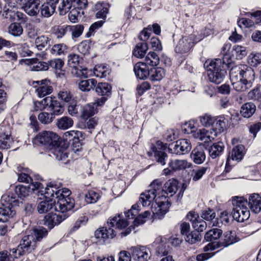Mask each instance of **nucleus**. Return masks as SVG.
I'll list each match as a JSON object with an SVG mask.
<instances>
[{
    "instance_id": "obj_30",
    "label": "nucleus",
    "mask_w": 261,
    "mask_h": 261,
    "mask_svg": "<svg viewBox=\"0 0 261 261\" xmlns=\"http://www.w3.org/2000/svg\"><path fill=\"white\" fill-rule=\"evenodd\" d=\"M226 120L223 116L215 117V121L212 126L213 132L212 133H216V137L218 134L224 132L226 127Z\"/></svg>"
},
{
    "instance_id": "obj_54",
    "label": "nucleus",
    "mask_w": 261,
    "mask_h": 261,
    "mask_svg": "<svg viewBox=\"0 0 261 261\" xmlns=\"http://www.w3.org/2000/svg\"><path fill=\"white\" fill-rule=\"evenodd\" d=\"M49 43V40L47 36L42 35L38 37L35 41L36 47L38 50H42L46 47Z\"/></svg>"
},
{
    "instance_id": "obj_37",
    "label": "nucleus",
    "mask_w": 261,
    "mask_h": 261,
    "mask_svg": "<svg viewBox=\"0 0 261 261\" xmlns=\"http://www.w3.org/2000/svg\"><path fill=\"white\" fill-rule=\"evenodd\" d=\"M56 8V5L46 2L40 7V14L44 17L48 18L54 13Z\"/></svg>"
},
{
    "instance_id": "obj_16",
    "label": "nucleus",
    "mask_w": 261,
    "mask_h": 261,
    "mask_svg": "<svg viewBox=\"0 0 261 261\" xmlns=\"http://www.w3.org/2000/svg\"><path fill=\"white\" fill-rule=\"evenodd\" d=\"M61 187L60 183H56L55 181L50 182L44 190L38 191L41 195H43L45 200H52L54 198L58 199L59 197L60 190L59 188Z\"/></svg>"
},
{
    "instance_id": "obj_24",
    "label": "nucleus",
    "mask_w": 261,
    "mask_h": 261,
    "mask_svg": "<svg viewBox=\"0 0 261 261\" xmlns=\"http://www.w3.org/2000/svg\"><path fill=\"white\" fill-rule=\"evenodd\" d=\"M40 0H29L22 8L27 14L31 16H34L40 12Z\"/></svg>"
},
{
    "instance_id": "obj_56",
    "label": "nucleus",
    "mask_w": 261,
    "mask_h": 261,
    "mask_svg": "<svg viewBox=\"0 0 261 261\" xmlns=\"http://www.w3.org/2000/svg\"><path fill=\"white\" fill-rule=\"evenodd\" d=\"M215 117L208 114H205L199 117V121L201 124L205 127L212 126L215 121Z\"/></svg>"
},
{
    "instance_id": "obj_8",
    "label": "nucleus",
    "mask_w": 261,
    "mask_h": 261,
    "mask_svg": "<svg viewBox=\"0 0 261 261\" xmlns=\"http://www.w3.org/2000/svg\"><path fill=\"white\" fill-rule=\"evenodd\" d=\"M59 140L60 137L56 133L44 130L36 135L34 139V142L38 145L46 146L49 149L54 144H57Z\"/></svg>"
},
{
    "instance_id": "obj_43",
    "label": "nucleus",
    "mask_w": 261,
    "mask_h": 261,
    "mask_svg": "<svg viewBox=\"0 0 261 261\" xmlns=\"http://www.w3.org/2000/svg\"><path fill=\"white\" fill-rule=\"evenodd\" d=\"M147 49L148 45L146 42L138 43L134 49L133 54L138 58H142L146 54Z\"/></svg>"
},
{
    "instance_id": "obj_28",
    "label": "nucleus",
    "mask_w": 261,
    "mask_h": 261,
    "mask_svg": "<svg viewBox=\"0 0 261 261\" xmlns=\"http://www.w3.org/2000/svg\"><path fill=\"white\" fill-rule=\"evenodd\" d=\"M151 151H148L147 154L149 156H150L154 154V156L156 161L162 165H165L166 164V161L168 158L167 153L164 151H162L161 148H157L154 145H152Z\"/></svg>"
},
{
    "instance_id": "obj_11",
    "label": "nucleus",
    "mask_w": 261,
    "mask_h": 261,
    "mask_svg": "<svg viewBox=\"0 0 261 261\" xmlns=\"http://www.w3.org/2000/svg\"><path fill=\"white\" fill-rule=\"evenodd\" d=\"M114 217H110L105 227L97 229L95 232V236L99 241L105 242L109 239L114 238Z\"/></svg>"
},
{
    "instance_id": "obj_13",
    "label": "nucleus",
    "mask_w": 261,
    "mask_h": 261,
    "mask_svg": "<svg viewBox=\"0 0 261 261\" xmlns=\"http://www.w3.org/2000/svg\"><path fill=\"white\" fill-rule=\"evenodd\" d=\"M198 41H199V40L196 38L194 34L184 36L178 41L175 47V51L177 53H186Z\"/></svg>"
},
{
    "instance_id": "obj_57",
    "label": "nucleus",
    "mask_w": 261,
    "mask_h": 261,
    "mask_svg": "<svg viewBox=\"0 0 261 261\" xmlns=\"http://www.w3.org/2000/svg\"><path fill=\"white\" fill-rule=\"evenodd\" d=\"M207 169V167H200L197 169L193 170L192 174V180L194 181H197L200 179L206 173Z\"/></svg>"
},
{
    "instance_id": "obj_45",
    "label": "nucleus",
    "mask_w": 261,
    "mask_h": 261,
    "mask_svg": "<svg viewBox=\"0 0 261 261\" xmlns=\"http://www.w3.org/2000/svg\"><path fill=\"white\" fill-rule=\"evenodd\" d=\"M164 69L161 67L154 68L149 70L150 79L152 81H160L165 75Z\"/></svg>"
},
{
    "instance_id": "obj_44",
    "label": "nucleus",
    "mask_w": 261,
    "mask_h": 261,
    "mask_svg": "<svg viewBox=\"0 0 261 261\" xmlns=\"http://www.w3.org/2000/svg\"><path fill=\"white\" fill-rule=\"evenodd\" d=\"M73 121L72 118L67 116H64L58 119L56 125L60 129H67L72 126Z\"/></svg>"
},
{
    "instance_id": "obj_7",
    "label": "nucleus",
    "mask_w": 261,
    "mask_h": 261,
    "mask_svg": "<svg viewBox=\"0 0 261 261\" xmlns=\"http://www.w3.org/2000/svg\"><path fill=\"white\" fill-rule=\"evenodd\" d=\"M238 241L239 238H237L234 231H227L223 234L220 241L208 243L203 248V250L207 252L220 248H226L238 242Z\"/></svg>"
},
{
    "instance_id": "obj_41",
    "label": "nucleus",
    "mask_w": 261,
    "mask_h": 261,
    "mask_svg": "<svg viewBox=\"0 0 261 261\" xmlns=\"http://www.w3.org/2000/svg\"><path fill=\"white\" fill-rule=\"evenodd\" d=\"M110 71L108 66L102 64L95 65L93 69L94 75L100 78L106 77L110 74Z\"/></svg>"
},
{
    "instance_id": "obj_63",
    "label": "nucleus",
    "mask_w": 261,
    "mask_h": 261,
    "mask_svg": "<svg viewBox=\"0 0 261 261\" xmlns=\"http://www.w3.org/2000/svg\"><path fill=\"white\" fill-rule=\"evenodd\" d=\"M99 194L94 191H90L85 195V200L89 203H94L99 199Z\"/></svg>"
},
{
    "instance_id": "obj_29",
    "label": "nucleus",
    "mask_w": 261,
    "mask_h": 261,
    "mask_svg": "<svg viewBox=\"0 0 261 261\" xmlns=\"http://www.w3.org/2000/svg\"><path fill=\"white\" fill-rule=\"evenodd\" d=\"M248 203L253 213H259L261 211V196L256 193L251 194L249 197Z\"/></svg>"
},
{
    "instance_id": "obj_39",
    "label": "nucleus",
    "mask_w": 261,
    "mask_h": 261,
    "mask_svg": "<svg viewBox=\"0 0 261 261\" xmlns=\"http://www.w3.org/2000/svg\"><path fill=\"white\" fill-rule=\"evenodd\" d=\"M96 92L100 95L109 96L112 93V86L107 83H99L94 87Z\"/></svg>"
},
{
    "instance_id": "obj_6",
    "label": "nucleus",
    "mask_w": 261,
    "mask_h": 261,
    "mask_svg": "<svg viewBox=\"0 0 261 261\" xmlns=\"http://www.w3.org/2000/svg\"><path fill=\"white\" fill-rule=\"evenodd\" d=\"M221 59H216L215 61H206L207 74L209 80L216 84H219L224 79L226 71L222 69Z\"/></svg>"
},
{
    "instance_id": "obj_26",
    "label": "nucleus",
    "mask_w": 261,
    "mask_h": 261,
    "mask_svg": "<svg viewBox=\"0 0 261 261\" xmlns=\"http://www.w3.org/2000/svg\"><path fill=\"white\" fill-rule=\"evenodd\" d=\"M193 137L204 143H208L213 140L216 137V133H212L205 128L196 129L193 132Z\"/></svg>"
},
{
    "instance_id": "obj_20",
    "label": "nucleus",
    "mask_w": 261,
    "mask_h": 261,
    "mask_svg": "<svg viewBox=\"0 0 261 261\" xmlns=\"http://www.w3.org/2000/svg\"><path fill=\"white\" fill-rule=\"evenodd\" d=\"M13 142V139L10 135L9 126H0V149H7L9 148Z\"/></svg>"
},
{
    "instance_id": "obj_51",
    "label": "nucleus",
    "mask_w": 261,
    "mask_h": 261,
    "mask_svg": "<svg viewBox=\"0 0 261 261\" xmlns=\"http://www.w3.org/2000/svg\"><path fill=\"white\" fill-rule=\"evenodd\" d=\"M23 28L19 23H11L8 28L9 33L14 37H19L23 33Z\"/></svg>"
},
{
    "instance_id": "obj_18",
    "label": "nucleus",
    "mask_w": 261,
    "mask_h": 261,
    "mask_svg": "<svg viewBox=\"0 0 261 261\" xmlns=\"http://www.w3.org/2000/svg\"><path fill=\"white\" fill-rule=\"evenodd\" d=\"M42 184L38 181L32 182L28 186L19 185L16 186L15 192L18 197L23 198L29 195L31 192L39 189Z\"/></svg>"
},
{
    "instance_id": "obj_52",
    "label": "nucleus",
    "mask_w": 261,
    "mask_h": 261,
    "mask_svg": "<svg viewBox=\"0 0 261 261\" xmlns=\"http://www.w3.org/2000/svg\"><path fill=\"white\" fill-rule=\"evenodd\" d=\"M67 47L63 43L56 44L53 46L50 49V53L53 56H60L66 52Z\"/></svg>"
},
{
    "instance_id": "obj_15",
    "label": "nucleus",
    "mask_w": 261,
    "mask_h": 261,
    "mask_svg": "<svg viewBox=\"0 0 261 261\" xmlns=\"http://www.w3.org/2000/svg\"><path fill=\"white\" fill-rule=\"evenodd\" d=\"M3 16L11 20H17L21 23H25L28 18L23 13L18 11L17 7L5 6Z\"/></svg>"
},
{
    "instance_id": "obj_22",
    "label": "nucleus",
    "mask_w": 261,
    "mask_h": 261,
    "mask_svg": "<svg viewBox=\"0 0 261 261\" xmlns=\"http://www.w3.org/2000/svg\"><path fill=\"white\" fill-rule=\"evenodd\" d=\"M21 62H23L25 64L29 65L31 70L33 71L47 70L49 67L48 63L39 61L36 58L21 60Z\"/></svg>"
},
{
    "instance_id": "obj_1",
    "label": "nucleus",
    "mask_w": 261,
    "mask_h": 261,
    "mask_svg": "<svg viewBox=\"0 0 261 261\" xmlns=\"http://www.w3.org/2000/svg\"><path fill=\"white\" fill-rule=\"evenodd\" d=\"M178 182L174 179H170L165 184L163 188L162 183L156 179L152 181L149 189L142 193L139 202L144 207L149 206L152 203L151 211L153 218L162 219L167 213L170 204L163 194L174 195L177 190Z\"/></svg>"
},
{
    "instance_id": "obj_64",
    "label": "nucleus",
    "mask_w": 261,
    "mask_h": 261,
    "mask_svg": "<svg viewBox=\"0 0 261 261\" xmlns=\"http://www.w3.org/2000/svg\"><path fill=\"white\" fill-rule=\"evenodd\" d=\"M201 217L206 221H211L215 218L216 213L213 210L207 208L202 211Z\"/></svg>"
},
{
    "instance_id": "obj_4",
    "label": "nucleus",
    "mask_w": 261,
    "mask_h": 261,
    "mask_svg": "<svg viewBox=\"0 0 261 261\" xmlns=\"http://www.w3.org/2000/svg\"><path fill=\"white\" fill-rule=\"evenodd\" d=\"M233 218L238 222H242L250 217L248 201L244 197L234 196L231 199Z\"/></svg>"
},
{
    "instance_id": "obj_50",
    "label": "nucleus",
    "mask_w": 261,
    "mask_h": 261,
    "mask_svg": "<svg viewBox=\"0 0 261 261\" xmlns=\"http://www.w3.org/2000/svg\"><path fill=\"white\" fill-rule=\"evenodd\" d=\"M84 29L82 24L68 25V34H71L72 38H78L82 34Z\"/></svg>"
},
{
    "instance_id": "obj_61",
    "label": "nucleus",
    "mask_w": 261,
    "mask_h": 261,
    "mask_svg": "<svg viewBox=\"0 0 261 261\" xmlns=\"http://www.w3.org/2000/svg\"><path fill=\"white\" fill-rule=\"evenodd\" d=\"M248 96L251 99L261 103V90L259 87L250 91L248 93Z\"/></svg>"
},
{
    "instance_id": "obj_9",
    "label": "nucleus",
    "mask_w": 261,
    "mask_h": 261,
    "mask_svg": "<svg viewBox=\"0 0 261 261\" xmlns=\"http://www.w3.org/2000/svg\"><path fill=\"white\" fill-rule=\"evenodd\" d=\"M60 190L59 197L55 205L56 210L59 211H69L73 208L74 205V199L69 197L71 191L67 188H63Z\"/></svg>"
},
{
    "instance_id": "obj_3",
    "label": "nucleus",
    "mask_w": 261,
    "mask_h": 261,
    "mask_svg": "<svg viewBox=\"0 0 261 261\" xmlns=\"http://www.w3.org/2000/svg\"><path fill=\"white\" fill-rule=\"evenodd\" d=\"M34 106L35 111H42L47 109L50 111L49 113L43 112L38 115L39 120L44 124L51 123L55 118V115L62 114L64 111L60 102L55 97L52 96L46 97L40 101L34 102Z\"/></svg>"
},
{
    "instance_id": "obj_23",
    "label": "nucleus",
    "mask_w": 261,
    "mask_h": 261,
    "mask_svg": "<svg viewBox=\"0 0 261 261\" xmlns=\"http://www.w3.org/2000/svg\"><path fill=\"white\" fill-rule=\"evenodd\" d=\"M110 7V5L108 3L105 2L96 3L94 6V10L97 11L95 14L96 18L105 20L109 12Z\"/></svg>"
},
{
    "instance_id": "obj_46",
    "label": "nucleus",
    "mask_w": 261,
    "mask_h": 261,
    "mask_svg": "<svg viewBox=\"0 0 261 261\" xmlns=\"http://www.w3.org/2000/svg\"><path fill=\"white\" fill-rule=\"evenodd\" d=\"M58 98L62 102L69 103L75 99L73 94L68 89H63L59 91L58 93Z\"/></svg>"
},
{
    "instance_id": "obj_53",
    "label": "nucleus",
    "mask_w": 261,
    "mask_h": 261,
    "mask_svg": "<svg viewBox=\"0 0 261 261\" xmlns=\"http://www.w3.org/2000/svg\"><path fill=\"white\" fill-rule=\"evenodd\" d=\"M201 236L199 232L196 230L188 233L185 237V240L191 244H195L201 240Z\"/></svg>"
},
{
    "instance_id": "obj_14",
    "label": "nucleus",
    "mask_w": 261,
    "mask_h": 261,
    "mask_svg": "<svg viewBox=\"0 0 261 261\" xmlns=\"http://www.w3.org/2000/svg\"><path fill=\"white\" fill-rule=\"evenodd\" d=\"M55 211L59 212V214H53L52 212L48 214L44 217V224L47 226L49 229H52L55 225H59L61 222L65 220L69 215L67 213V211H59V209Z\"/></svg>"
},
{
    "instance_id": "obj_59",
    "label": "nucleus",
    "mask_w": 261,
    "mask_h": 261,
    "mask_svg": "<svg viewBox=\"0 0 261 261\" xmlns=\"http://www.w3.org/2000/svg\"><path fill=\"white\" fill-rule=\"evenodd\" d=\"M73 8L74 9L80 11L82 14H84L83 10L85 9L88 6L87 0H73Z\"/></svg>"
},
{
    "instance_id": "obj_62",
    "label": "nucleus",
    "mask_w": 261,
    "mask_h": 261,
    "mask_svg": "<svg viewBox=\"0 0 261 261\" xmlns=\"http://www.w3.org/2000/svg\"><path fill=\"white\" fill-rule=\"evenodd\" d=\"M54 34L58 38L68 34V25L58 26L54 29Z\"/></svg>"
},
{
    "instance_id": "obj_42",
    "label": "nucleus",
    "mask_w": 261,
    "mask_h": 261,
    "mask_svg": "<svg viewBox=\"0 0 261 261\" xmlns=\"http://www.w3.org/2000/svg\"><path fill=\"white\" fill-rule=\"evenodd\" d=\"M97 84V81L94 79L81 81L78 84L79 88L84 92H89L93 89Z\"/></svg>"
},
{
    "instance_id": "obj_55",
    "label": "nucleus",
    "mask_w": 261,
    "mask_h": 261,
    "mask_svg": "<svg viewBox=\"0 0 261 261\" xmlns=\"http://www.w3.org/2000/svg\"><path fill=\"white\" fill-rule=\"evenodd\" d=\"M248 63L253 67H256L261 64V54L252 53L248 56Z\"/></svg>"
},
{
    "instance_id": "obj_2",
    "label": "nucleus",
    "mask_w": 261,
    "mask_h": 261,
    "mask_svg": "<svg viewBox=\"0 0 261 261\" xmlns=\"http://www.w3.org/2000/svg\"><path fill=\"white\" fill-rule=\"evenodd\" d=\"M47 234L45 228L39 227L30 231L29 233L24 236L16 248L10 250L9 256L13 261L23 255L27 252H31L35 248L37 243L40 241Z\"/></svg>"
},
{
    "instance_id": "obj_40",
    "label": "nucleus",
    "mask_w": 261,
    "mask_h": 261,
    "mask_svg": "<svg viewBox=\"0 0 261 261\" xmlns=\"http://www.w3.org/2000/svg\"><path fill=\"white\" fill-rule=\"evenodd\" d=\"M256 106L252 102H247L244 104L241 109V114L245 118H249L255 113Z\"/></svg>"
},
{
    "instance_id": "obj_5",
    "label": "nucleus",
    "mask_w": 261,
    "mask_h": 261,
    "mask_svg": "<svg viewBox=\"0 0 261 261\" xmlns=\"http://www.w3.org/2000/svg\"><path fill=\"white\" fill-rule=\"evenodd\" d=\"M0 207V222H6L15 215L13 207L18 205V200L12 195L6 194L2 196Z\"/></svg>"
},
{
    "instance_id": "obj_47",
    "label": "nucleus",
    "mask_w": 261,
    "mask_h": 261,
    "mask_svg": "<svg viewBox=\"0 0 261 261\" xmlns=\"http://www.w3.org/2000/svg\"><path fill=\"white\" fill-rule=\"evenodd\" d=\"M222 233V231L221 229L213 228L206 232L204 236V239L206 241L212 242L219 239Z\"/></svg>"
},
{
    "instance_id": "obj_21",
    "label": "nucleus",
    "mask_w": 261,
    "mask_h": 261,
    "mask_svg": "<svg viewBox=\"0 0 261 261\" xmlns=\"http://www.w3.org/2000/svg\"><path fill=\"white\" fill-rule=\"evenodd\" d=\"M230 80L233 88L237 91L243 92L246 91L251 87L246 82L243 81L238 72L235 73L231 70L229 71Z\"/></svg>"
},
{
    "instance_id": "obj_32",
    "label": "nucleus",
    "mask_w": 261,
    "mask_h": 261,
    "mask_svg": "<svg viewBox=\"0 0 261 261\" xmlns=\"http://www.w3.org/2000/svg\"><path fill=\"white\" fill-rule=\"evenodd\" d=\"M134 71L136 76L140 79H145L149 74V70L146 69V66L143 62H138L134 66Z\"/></svg>"
},
{
    "instance_id": "obj_34",
    "label": "nucleus",
    "mask_w": 261,
    "mask_h": 261,
    "mask_svg": "<svg viewBox=\"0 0 261 261\" xmlns=\"http://www.w3.org/2000/svg\"><path fill=\"white\" fill-rule=\"evenodd\" d=\"M129 251L133 259L138 258V257H142L145 255V254H150V251L148 248L142 246L132 247L129 249Z\"/></svg>"
},
{
    "instance_id": "obj_48",
    "label": "nucleus",
    "mask_w": 261,
    "mask_h": 261,
    "mask_svg": "<svg viewBox=\"0 0 261 261\" xmlns=\"http://www.w3.org/2000/svg\"><path fill=\"white\" fill-rule=\"evenodd\" d=\"M160 62L159 57L154 52H149L145 58V62H143L145 66H156Z\"/></svg>"
},
{
    "instance_id": "obj_17",
    "label": "nucleus",
    "mask_w": 261,
    "mask_h": 261,
    "mask_svg": "<svg viewBox=\"0 0 261 261\" xmlns=\"http://www.w3.org/2000/svg\"><path fill=\"white\" fill-rule=\"evenodd\" d=\"M33 86L35 88V93L40 97H43L51 94L53 88L50 84V82L47 80H43L33 82Z\"/></svg>"
},
{
    "instance_id": "obj_25",
    "label": "nucleus",
    "mask_w": 261,
    "mask_h": 261,
    "mask_svg": "<svg viewBox=\"0 0 261 261\" xmlns=\"http://www.w3.org/2000/svg\"><path fill=\"white\" fill-rule=\"evenodd\" d=\"M168 165L173 172L179 171L190 168L193 166L192 163L188 162L186 160H171Z\"/></svg>"
},
{
    "instance_id": "obj_38",
    "label": "nucleus",
    "mask_w": 261,
    "mask_h": 261,
    "mask_svg": "<svg viewBox=\"0 0 261 261\" xmlns=\"http://www.w3.org/2000/svg\"><path fill=\"white\" fill-rule=\"evenodd\" d=\"M97 109L91 103L87 104L82 107L81 117L83 119H87L97 113Z\"/></svg>"
},
{
    "instance_id": "obj_58",
    "label": "nucleus",
    "mask_w": 261,
    "mask_h": 261,
    "mask_svg": "<svg viewBox=\"0 0 261 261\" xmlns=\"http://www.w3.org/2000/svg\"><path fill=\"white\" fill-rule=\"evenodd\" d=\"M87 70L86 68H82L81 67L77 66L75 67H72L71 72L72 74L79 77H87L88 76Z\"/></svg>"
},
{
    "instance_id": "obj_49",
    "label": "nucleus",
    "mask_w": 261,
    "mask_h": 261,
    "mask_svg": "<svg viewBox=\"0 0 261 261\" xmlns=\"http://www.w3.org/2000/svg\"><path fill=\"white\" fill-rule=\"evenodd\" d=\"M73 8V0H62L59 6L60 14L64 15Z\"/></svg>"
},
{
    "instance_id": "obj_36",
    "label": "nucleus",
    "mask_w": 261,
    "mask_h": 261,
    "mask_svg": "<svg viewBox=\"0 0 261 261\" xmlns=\"http://www.w3.org/2000/svg\"><path fill=\"white\" fill-rule=\"evenodd\" d=\"M56 202L55 200H47L41 201L37 206V211L40 214H44L55 208Z\"/></svg>"
},
{
    "instance_id": "obj_33",
    "label": "nucleus",
    "mask_w": 261,
    "mask_h": 261,
    "mask_svg": "<svg viewBox=\"0 0 261 261\" xmlns=\"http://www.w3.org/2000/svg\"><path fill=\"white\" fill-rule=\"evenodd\" d=\"M224 145L222 142L214 143L208 149L209 154L212 159H215L222 154Z\"/></svg>"
},
{
    "instance_id": "obj_19",
    "label": "nucleus",
    "mask_w": 261,
    "mask_h": 261,
    "mask_svg": "<svg viewBox=\"0 0 261 261\" xmlns=\"http://www.w3.org/2000/svg\"><path fill=\"white\" fill-rule=\"evenodd\" d=\"M48 155L59 161H64L68 158L67 149L60 145V140L49 149Z\"/></svg>"
},
{
    "instance_id": "obj_35",
    "label": "nucleus",
    "mask_w": 261,
    "mask_h": 261,
    "mask_svg": "<svg viewBox=\"0 0 261 261\" xmlns=\"http://www.w3.org/2000/svg\"><path fill=\"white\" fill-rule=\"evenodd\" d=\"M64 65V61L60 59H55L49 62L48 66L54 69L58 76L61 77L65 75V71L63 69Z\"/></svg>"
},
{
    "instance_id": "obj_60",
    "label": "nucleus",
    "mask_w": 261,
    "mask_h": 261,
    "mask_svg": "<svg viewBox=\"0 0 261 261\" xmlns=\"http://www.w3.org/2000/svg\"><path fill=\"white\" fill-rule=\"evenodd\" d=\"M85 138V134L79 130H74L73 134V145L75 147L81 146V141H83Z\"/></svg>"
},
{
    "instance_id": "obj_31",
    "label": "nucleus",
    "mask_w": 261,
    "mask_h": 261,
    "mask_svg": "<svg viewBox=\"0 0 261 261\" xmlns=\"http://www.w3.org/2000/svg\"><path fill=\"white\" fill-rule=\"evenodd\" d=\"M245 153V147L243 145H238L233 148L230 155L228 156L227 161H229L231 159L232 161L239 162L242 160Z\"/></svg>"
},
{
    "instance_id": "obj_27",
    "label": "nucleus",
    "mask_w": 261,
    "mask_h": 261,
    "mask_svg": "<svg viewBox=\"0 0 261 261\" xmlns=\"http://www.w3.org/2000/svg\"><path fill=\"white\" fill-rule=\"evenodd\" d=\"M190 157L194 163L196 164H202L206 158L204 146L200 145L195 147L192 151Z\"/></svg>"
},
{
    "instance_id": "obj_12",
    "label": "nucleus",
    "mask_w": 261,
    "mask_h": 261,
    "mask_svg": "<svg viewBox=\"0 0 261 261\" xmlns=\"http://www.w3.org/2000/svg\"><path fill=\"white\" fill-rule=\"evenodd\" d=\"M192 149V145L189 140L180 139L170 144L169 152L176 155H184L188 153Z\"/></svg>"
},
{
    "instance_id": "obj_10",
    "label": "nucleus",
    "mask_w": 261,
    "mask_h": 261,
    "mask_svg": "<svg viewBox=\"0 0 261 261\" xmlns=\"http://www.w3.org/2000/svg\"><path fill=\"white\" fill-rule=\"evenodd\" d=\"M230 70L240 75L241 79L246 82L250 87L255 79V73L254 70L250 67L244 65H239L232 66Z\"/></svg>"
}]
</instances>
